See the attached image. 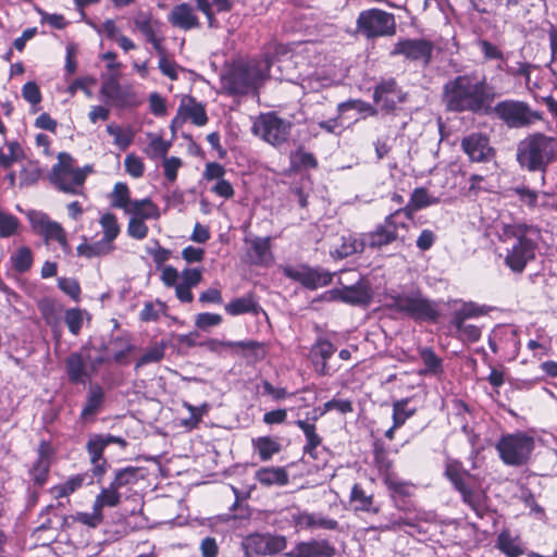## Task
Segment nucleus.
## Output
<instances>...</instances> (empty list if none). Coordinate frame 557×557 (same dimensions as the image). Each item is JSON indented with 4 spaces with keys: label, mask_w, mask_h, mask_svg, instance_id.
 <instances>
[{
    "label": "nucleus",
    "mask_w": 557,
    "mask_h": 557,
    "mask_svg": "<svg viewBox=\"0 0 557 557\" xmlns=\"http://www.w3.org/2000/svg\"><path fill=\"white\" fill-rule=\"evenodd\" d=\"M498 239L506 245L505 264L515 273H522L527 264L534 260L540 230L524 222H503Z\"/></svg>",
    "instance_id": "nucleus-1"
},
{
    "label": "nucleus",
    "mask_w": 557,
    "mask_h": 557,
    "mask_svg": "<svg viewBox=\"0 0 557 557\" xmlns=\"http://www.w3.org/2000/svg\"><path fill=\"white\" fill-rule=\"evenodd\" d=\"M443 97L450 111L480 112L490 101L486 76L478 72L458 75L444 85Z\"/></svg>",
    "instance_id": "nucleus-2"
},
{
    "label": "nucleus",
    "mask_w": 557,
    "mask_h": 557,
    "mask_svg": "<svg viewBox=\"0 0 557 557\" xmlns=\"http://www.w3.org/2000/svg\"><path fill=\"white\" fill-rule=\"evenodd\" d=\"M516 160L522 170L545 173L557 161V138L541 132L529 134L518 143Z\"/></svg>",
    "instance_id": "nucleus-3"
},
{
    "label": "nucleus",
    "mask_w": 557,
    "mask_h": 557,
    "mask_svg": "<svg viewBox=\"0 0 557 557\" xmlns=\"http://www.w3.org/2000/svg\"><path fill=\"white\" fill-rule=\"evenodd\" d=\"M384 301L391 311L414 321H435L440 314L436 304L419 288L403 292L389 289L384 295Z\"/></svg>",
    "instance_id": "nucleus-4"
},
{
    "label": "nucleus",
    "mask_w": 557,
    "mask_h": 557,
    "mask_svg": "<svg viewBox=\"0 0 557 557\" xmlns=\"http://www.w3.org/2000/svg\"><path fill=\"white\" fill-rule=\"evenodd\" d=\"M271 66L268 58L237 65L223 77V86L232 95L255 91L259 84L271 75Z\"/></svg>",
    "instance_id": "nucleus-5"
},
{
    "label": "nucleus",
    "mask_w": 557,
    "mask_h": 557,
    "mask_svg": "<svg viewBox=\"0 0 557 557\" xmlns=\"http://www.w3.org/2000/svg\"><path fill=\"white\" fill-rule=\"evenodd\" d=\"M91 171L90 165L75 168L74 159L66 152H60L58 162L49 173V181L62 193L81 195L86 177Z\"/></svg>",
    "instance_id": "nucleus-6"
},
{
    "label": "nucleus",
    "mask_w": 557,
    "mask_h": 557,
    "mask_svg": "<svg viewBox=\"0 0 557 557\" xmlns=\"http://www.w3.org/2000/svg\"><path fill=\"white\" fill-rule=\"evenodd\" d=\"M534 448V438L521 431L503 435L496 444L502 461L512 467L525 465Z\"/></svg>",
    "instance_id": "nucleus-7"
},
{
    "label": "nucleus",
    "mask_w": 557,
    "mask_h": 557,
    "mask_svg": "<svg viewBox=\"0 0 557 557\" xmlns=\"http://www.w3.org/2000/svg\"><path fill=\"white\" fill-rule=\"evenodd\" d=\"M493 112L509 128H525L542 119L529 103L513 99L497 102Z\"/></svg>",
    "instance_id": "nucleus-8"
},
{
    "label": "nucleus",
    "mask_w": 557,
    "mask_h": 557,
    "mask_svg": "<svg viewBox=\"0 0 557 557\" xmlns=\"http://www.w3.org/2000/svg\"><path fill=\"white\" fill-rule=\"evenodd\" d=\"M293 123L269 112L259 115L252 125V133L273 147H281L290 137Z\"/></svg>",
    "instance_id": "nucleus-9"
},
{
    "label": "nucleus",
    "mask_w": 557,
    "mask_h": 557,
    "mask_svg": "<svg viewBox=\"0 0 557 557\" xmlns=\"http://www.w3.org/2000/svg\"><path fill=\"white\" fill-rule=\"evenodd\" d=\"M409 219V215L401 210L389 214L375 231L363 235L364 247L381 248L393 243L398 237V230L407 227Z\"/></svg>",
    "instance_id": "nucleus-10"
},
{
    "label": "nucleus",
    "mask_w": 557,
    "mask_h": 557,
    "mask_svg": "<svg viewBox=\"0 0 557 557\" xmlns=\"http://www.w3.org/2000/svg\"><path fill=\"white\" fill-rule=\"evenodd\" d=\"M357 27L359 32L371 38L393 35L396 25L392 13L379 9H370L359 14Z\"/></svg>",
    "instance_id": "nucleus-11"
},
{
    "label": "nucleus",
    "mask_w": 557,
    "mask_h": 557,
    "mask_svg": "<svg viewBox=\"0 0 557 557\" xmlns=\"http://www.w3.org/2000/svg\"><path fill=\"white\" fill-rule=\"evenodd\" d=\"M287 546V539L281 534L253 533L242 542L246 557L275 555Z\"/></svg>",
    "instance_id": "nucleus-12"
},
{
    "label": "nucleus",
    "mask_w": 557,
    "mask_h": 557,
    "mask_svg": "<svg viewBox=\"0 0 557 557\" xmlns=\"http://www.w3.org/2000/svg\"><path fill=\"white\" fill-rule=\"evenodd\" d=\"M283 274L312 290L329 285L333 277V274L329 271L304 264L297 267L286 265L283 268Z\"/></svg>",
    "instance_id": "nucleus-13"
},
{
    "label": "nucleus",
    "mask_w": 557,
    "mask_h": 557,
    "mask_svg": "<svg viewBox=\"0 0 557 557\" xmlns=\"http://www.w3.org/2000/svg\"><path fill=\"white\" fill-rule=\"evenodd\" d=\"M27 218L34 232L42 236L47 244L50 240H55L63 249L69 248L66 234L60 223L52 221L48 214L36 210L29 211Z\"/></svg>",
    "instance_id": "nucleus-14"
},
{
    "label": "nucleus",
    "mask_w": 557,
    "mask_h": 557,
    "mask_svg": "<svg viewBox=\"0 0 557 557\" xmlns=\"http://www.w3.org/2000/svg\"><path fill=\"white\" fill-rule=\"evenodd\" d=\"M488 346L494 354L516 358L520 351L518 331L511 325H497L488 336Z\"/></svg>",
    "instance_id": "nucleus-15"
},
{
    "label": "nucleus",
    "mask_w": 557,
    "mask_h": 557,
    "mask_svg": "<svg viewBox=\"0 0 557 557\" xmlns=\"http://www.w3.org/2000/svg\"><path fill=\"white\" fill-rule=\"evenodd\" d=\"M461 148L472 162H488L495 156L488 137L481 133H471L463 137Z\"/></svg>",
    "instance_id": "nucleus-16"
},
{
    "label": "nucleus",
    "mask_w": 557,
    "mask_h": 557,
    "mask_svg": "<svg viewBox=\"0 0 557 557\" xmlns=\"http://www.w3.org/2000/svg\"><path fill=\"white\" fill-rule=\"evenodd\" d=\"M374 102L385 112H392L397 104L406 101V94L398 87L395 79L389 78L380 83L373 92Z\"/></svg>",
    "instance_id": "nucleus-17"
},
{
    "label": "nucleus",
    "mask_w": 557,
    "mask_h": 557,
    "mask_svg": "<svg viewBox=\"0 0 557 557\" xmlns=\"http://www.w3.org/2000/svg\"><path fill=\"white\" fill-rule=\"evenodd\" d=\"M433 46L425 39L399 40L392 50V55H404L409 60H422L428 63L431 59Z\"/></svg>",
    "instance_id": "nucleus-18"
},
{
    "label": "nucleus",
    "mask_w": 557,
    "mask_h": 557,
    "mask_svg": "<svg viewBox=\"0 0 557 557\" xmlns=\"http://www.w3.org/2000/svg\"><path fill=\"white\" fill-rule=\"evenodd\" d=\"M335 547L324 539H311L298 542L294 549L286 553L287 557H333Z\"/></svg>",
    "instance_id": "nucleus-19"
},
{
    "label": "nucleus",
    "mask_w": 557,
    "mask_h": 557,
    "mask_svg": "<svg viewBox=\"0 0 557 557\" xmlns=\"http://www.w3.org/2000/svg\"><path fill=\"white\" fill-rule=\"evenodd\" d=\"M462 502L468 505L474 513L482 518L488 511V498L486 493L470 481L457 488Z\"/></svg>",
    "instance_id": "nucleus-20"
},
{
    "label": "nucleus",
    "mask_w": 557,
    "mask_h": 557,
    "mask_svg": "<svg viewBox=\"0 0 557 557\" xmlns=\"http://www.w3.org/2000/svg\"><path fill=\"white\" fill-rule=\"evenodd\" d=\"M100 95L114 107L123 108L132 103L133 92L129 87H124L114 76L101 84Z\"/></svg>",
    "instance_id": "nucleus-21"
},
{
    "label": "nucleus",
    "mask_w": 557,
    "mask_h": 557,
    "mask_svg": "<svg viewBox=\"0 0 557 557\" xmlns=\"http://www.w3.org/2000/svg\"><path fill=\"white\" fill-rule=\"evenodd\" d=\"M337 520L324 516L322 512L309 511L300 508L299 515V532L314 530H337Z\"/></svg>",
    "instance_id": "nucleus-22"
},
{
    "label": "nucleus",
    "mask_w": 557,
    "mask_h": 557,
    "mask_svg": "<svg viewBox=\"0 0 557 557\" xmlns=\"http://www.w3.org/2000/svg\"><path fill=\"white\" fill-rule=\"evenodd\" d=\"M106 447L107 443L104 441L103 434L90 435L86 444V449L90 457V462L92 465V472L96 476L103 475L107 470L108 462L103 458V451Z\"/></svg>",
    "instance_id": "nucleus-23"
},
{
    "label": "nucleus",
    "mask_w": 557,
    "mask_h": 557,
    "mask_svg": "<svg viewBox=\"0 0 557 557\" xmlns=\"http://www.w3.org/2000/svg\"><path fill=\"white\" fill-rule=\"evenodd\" d=\"M52 449L48 443L42 442L38 449V459L32 467L29 474L34 484L41 487L47 482L51 467Z\"/></svg>",
    "instance_id": "nucleus-24"
},
{
    "label": "nucleus",
    "mask_w": 557,
    "mask_h": 557,
    "mask_svg": "<svg viewBox=\"0 0 557 557\" xmlns=\"http://www.w3.org/2000/svg\"><path fill=\"white\" fill-rule=\"evenodd\" d=\"M65 371L69 381L74 384H85L90 379L87 361L78 352H72L65 359Z\"/></svg>",
    "instance_id": "nucleus-25"
},
{
    "label": "nucleus",
    "mask_w": 557,
    "mask_h": 557,
    "mask_svg": "<svg viewBox=\"0 0 557 557\" xmlns=\"http://www.w3.org/2000/svg\"><path fill=\"white\" fill-rule=\"evenodd\" d=\"M169 22L183 30H190L199 27V20L194 9L187 3L175 5L169 14Z\"/></svg>",
    "instance_id": "nucleus-26"
},
{
    "label": "nucleus",
    "mask_w": 557,
    "mask_h": 557,
    "mask_svg": "<svg viewBox=\"0 0 557 557\" xmlns=\"http://www.w3.org/2000/svg\"><path fill=\"white\" fill-rule=\"evenodd\" d=\"M248 261L253 265H265L272 261L270 237H255L249 240Z\"/></svg>",
    "instance_id": "nucleus-27"
},
{
    "label": "nucleus",
    "mask_w": 557,
    "mask_h": 557,
    "mask_svg": "<svg viewBox=\"0 0 557 557\" xmlns=\"http://www.w3.org/2000/svg\"><path fill=\"white\" fill-rule=\"evenodd\" d=\"M432 519V515L422 511L416 512H407L404 517H395L391 516L388 523L381 525L380 530L382 531H397L400 530L404 525L416 528L421 521H430Z\"/></svg>",
    "instance_id": "nucleus-28"
},
{
    "label": "nucleus",
    "mask_w": 557,
    "mask_h": 557,
    "mask_svg": "<svg viewBox=\"0 0 557 557\" xmlns=\"http://www.w3.org/2000/svg\"><path fill=\"white\" fill-rule=\"evenodd\" d=\"M197 3V9L201 11L207 20L208 25L211 28L218 27V21L215 18V13L230 11L233 7L234 0H195Z\"/></svg>",
    "instance_id": "nucleus-29"
},
{
    "label": "nucleus",
    "mask_w": 557,
    "mask_h": 557,
    "mask_svg": "<svg viewBox=\"0 0 557 557\" xmlns=\"http://www.w3.org/2000/svg\"><path fill=\"white\" fill-rule=\"evenodd\" d=\"M135 27L145 36L150 42L157 53H162L165 48L161 44V39L157 37L154 29V22L150 14L139 13L134 18Z\"/></svg>",
    "instance_id": "nucleus-30"
},
{
    "label": "nucleus",
    "mask_w": 557,
    "mask_h": 557,
    "mask_svg": "<svg viewBox=\"0 0 557 557\" xmlns=\"http://www.w3.org/2000/svg\"><path fill=\"white\" fill-rule=\"evenodd\" d=\"M256 480L265 486H283L288 483V474L282 467H265L256 472Z\"/></svg>",
    "instance_id": "nucleus-31"
},
{
    "label": "nucleus",
    "mask_w": 557,
    "mask_h": 557,
    "mask_svg": "<svg viewBox=\"0 0 557 557\" xmlns=\"http://www.w3.org/2000/svg\"><path fill=\"white\" fill-rule=\"evenodd\" d=\"M114 249H115L114 243H112L103 237L94 243H83V244L78 245L76 248L78 256H82V257H85L88 259L110 255L112 251H114Z\"/></svg>",
    "instance_id": "nucleus-32"
},
{
    "label": "nucleus",
    "mask_w": 557,
    "mask_h": 557,
    "mask_svg": "<svg viewBox=\"0 0 557 557\" xmlns=\"http://www.w3.org/2000/svg\"><path fill=\"white\" fill-rule=\"evenodd\" d=\"M127 214L138 216L143 221L159 220L161 216L159 207L150 198L133 200Z\"/></svg>",
    "instance_id": "nucleus-33"
},
{
    "label": "nucleus",
    "mask_w": 557,
    "mask_h": 557,
    "mask_svg": "<svg viewBox=\"0 0 557 557\" xmlns=\"http://www.w3.org/2000/svg\"><path fill=\"white\" fill-rule=\"evenodd\" d=\"M200 346L212 352H221L223 348H240L250 351L260 348V344L255 341L224 342L215 338L208 339L201 343Z\"/></svg>",
    "instance_id": "nucleus-34"
},
{
    "label": "nucleus",
    "mask_w": 557,
    "mask_h": 557,
    "mask_svg": "<svg viewBox=\"0 0 557 557\" xmlns=\"http://www.w3.org/2000/svg\"><path fill=\"white\" fill-rule=\"evenodd\" d=\"M86 480H90V476L87 473L72 475L65 482L53 486L51 488V493L55 498L66 497L81 488L85 484ZM90 482L91 481L88 483L90 484Z\"/></svg>",
    "instance_id": "nucleus-35"
},
{
    "label": "nucleus",
    "mask_w": 557,
    "mask_h": 557,
    "mask_svg": "<svg viewBox=\"0 0 557 557\" xmlns=\"http://www.w3.org/2000/svg\"><path fill=\"white\" fill-rule=\"evenodd\" d=\"M497 548L507 557H519L523 554V548L518 536H512L509 531H503L497 537Z\"/></svg>",
    "instance_id": "nucleus-36"
},
{
    "label": "nucleus",
    "mask_w": 557,
    "mask_h": 557,
    "mask_svg": "<svg viewBox=\"0 0 557 557\" xmlns=\"http://www.w3.org/2000/svg\"><path fill=\"white\" fill-rule=\"evenodd\" d=\"M296 425L304 432L307 444L305 446V453L310 457H317V449L321 445L322 438L315 432V425L313 423H308L305 420H297Z\"/></svg>",
    "instance_id": "nucleus-37"
},
{
    "label": "nucleus",
    "mask_w": 557,
    "mask_h": 557,
    "mask_svg": "<svg viewBox=\"0 0 557 557\" xmlns=\"http://www.w3.org/2000/svg\"><path fill=\"white\" fill-rule=\"evenodd\" d=\"M109 198L112 208L122 209L127 214L133 200H131V190L125 183H116Z\"/></svg>",
    "instance_id": "nucleus-38"
},
{
    "label": "nucleus",
    "mask_w": 557,
    "mask_h": 557,
    "mask_svg": "<svg viewBox=\"0 0 557 557\" xmlns=\"http://www.w3.org/2000/svg\"><path fill=\"white\" fill-rule=\"evenodd\" d=\"M103 399V389L98 385L90 386L86 404L81 413V418L86 420L89 417L97 414L102 406Z\"/></svg>",
    "instance_id": "nucleus-39"
},
{
    "label": "nucleus",
    "mask_w": 557,
    "mask_h": 557,
    "mask_svg": "<svg viewBox=\"0 0 557 557\" xmlns=\"http://www.w3.org/2000/svg\"><path fill=\"white\" fill-rule=\"evenodd\" d=\"M178 112L180 114L190 119L197 126H203L208 122L205 107L201 103L196 102L194 99H189L187 103L182 104Z\"/></svg>",
    "instance_id": "nucleus-40"
},
{
    "label": "nucleus",
    "mask_w": 557,
    "mask_h": 557,
    "mask_svg": "<svg viewBox=\"0 0 557 557\" xmlns=\"http://www.w3.org/2000/svg\"><path fill=\"white\" fill-rule=\"evenodd\" d=\"M13 270L17 273H25L30 270L34 263V256L28 247L17 248L10 257Z\"/></svg>",
    "instance_id": "nucleus-41"
},
{
    "label": "nucleus",
    "mask_w": 557,
    "mask_h": 557,
    "mask_svg": "<svg viewBox=\"0 0 557 557\" xmlns=\"http://www.w3.org/2000/svg\"><path fill=\"white\" fill-rule=\"evenodd\" d=\"M24 158V150L17 141H7L0 148V165L4 169L11 168L15 162Z\"/></svg>",
    "instance_id": "nucleus-42"
},
{
    "label": "nucleus",
    "mask_w": 557,
    "mask_h": 557,
    "mask_svg": "<svg viewBox=\"0 0 557 557\" xmlns=\"http://www.w3.org/2000/svg\"><path fill=\"white\" fill-rule=\"evenodd\" d=\"M350 502L355 505L356 510L377 512L379 509L373 507V495L367 494L359 485L355 484L350 492Z\"/></svg>",
    "instance_id": "nucleus-43"
},
{
    "label": "nucleus",
    "mask_w": 557,
    "mask_h": 557,
    "mask_svg": "<svg viewBox=\"0 0 557 557\" xmlns=\"http://www.w3.org/2000/svg\"><path fill=\"white\" fill-rule=\"evenodd\" d=\"M252 445L262 461L270 460L281 449L280 443L270 436L253 438Z\"/></svg>",
    "instance_id": "nucleus-44"
},
{
    "label": "nucleus",
    "mask_w": 557,
    "mask_h": 557,
    "mask_svg": "<svg viewBox=\"0 0 557 557\" xmlns=\"http://www.w3.org/2000/svg\"><path fill=\"white\" fill-rule=\"evenodd\" d=\"M341 299L350 305H367L371 299V294L368 288L354 285L341 290Z\"/></svg>",
    "instance_id": "nucleus-45"
},
{
    "label": "nucleus",
    "mask_w": 557,
    "mask_h": 557,
    "mask_svg": "<svg viewBox=\"0 0 557 557\" xmlns=\"http://www.w3.org/2000/svg\"><path fill=\"white\" fill-rule=\"evenodd\" d=\"M120 498L119 490L110 484L108 487L102 488L100 494L97 495L92 509L102 511L103 507H115L120 503Z\"/></svg>",
    "instance_id": "nucleus-46"
},
{
    "label": "nucleus",
    "mask_w": 557,
    "mask_h": 557,
    "mask_svg": "<svg viewBox=\"0 0 557 557\" xmlns=\"http://www.w3.org/2000/svg\"><path fill=\"white\" fill-rule=\"evenodd\" d=\"M364 248L363 238L358 240L352 236L342 237V245L332 250V255L337 258H346L357 252H361Z\"/></svg>",
    "instance_id": "nucleus-47"
},
{
    "label": "nucleus",
    "mask_w": 557,
    "mask_h": 557,
    "mask_svg": "<svg viewBox=\"0 0 557 557\" xmlns=\"http://www.w3.org/2000/svg\"><path fill=\"white\" fill-rule=\"evenodd\" d=\"M107 132L113 137L114 145L121 150L127 149L133 143L134 133L131 128H123L115 124H109L107 126Z\"/></svg>",
    "instance_id": "nucleus-48"
},
{
    "label": "nucleus",
    "mask_w": 557,
    "mask_h": 557,
    "mask_svg": "<svg viewBox=\"0 0 557 557\" xmlns=\"http://www.w3.org/2000/svg\"><path fill=\"white\" fill-rule=\"evenodd\" d=\"M485 313L484 309L474 302H462L454 310L451 323L466 322L468 319L481 317Z\"/></svg>",
    "instance_id": "nucleus-49"
},
{
    "label": "nucleus",
    "mask_w": 557,
    "mask_h": 557,
    "mask_svg": "<svg viewBox=\"0 0 557 557\" xmlns=\"http://www.w3.org/2000/svg\"><path fill=\"white\" fill-rule=\"evenodd\" d=\"M99 224L102 228V237L114 243L121 233V226L115 214L111 212L102 214L99 219Z\"/></svg>",
    "instance_id": "nucleus-50"
},
{
    "label": "nucleus",
    "mask_w": 557,
    "mask_h": 557,
    "mask_svg": "<svg viewBox=\"0 0 557 557\" xmlns=\"http://www.w3.org/2000/svg\"><path fill=\"white\" fill-rule=\"evenodd\" d=\"M257 304L251 297H240L232 300L225 306V311L231 315L255 312Z\"/></svg>",
    "instance_id": "nucleus-51"
},
{
    "label": "nucleus",
    "mask_w": 557,
    "mask_h": 557,
    "mask_svg": "<svg viewBox=\"0 0 557 557\" xmlns=\"http://www.w3.org/2000/svg\"><path fill=\"white\" fill-rule=\"evenodd\" d=\"M299 515H300V507L299 506H292L288 508L283 509L278 513V527L281 529L286 528H294L295 531L299 532Z\"/></svg>",
    "instance_id": "nucleus-52"
},
{
    "label": "nucleus",
    "mask_w": 557,
    "mask_h": 557,
    "mask_svg": "<svg viewBox=\"0 0 557 557\" xmlns=\"http://www.w3.org/2000/svg\"><path fill=\"white\" fill-rule=\"evenodd\" d=\"M438 199L428 193L425 188H416L410 197L409 207L413 210H420L425 207L435 205Z\"/></svg>",
    "instance_id": "nucleus-53"
},
{
    "label": "nucleus",
    "mask_w": 557,
    "mask_h": 557,
    "mask_svg": "<svg viewBox=\"0 0 557 557\" xmlns=\"http://www.w3.org/2000/svg\"><path fill=\"white\" fill-rule=\"evenodd\" d=\"M445 473L449 481L454 484L455 488H459L461 485L470 481V474L465 471L460 463L457 461H450L446 466Z\"/></svg>",
    "instance_id": "nucleus-54"
},
{
    "label": "nucleus",
    "mask_w": 557,
    "mask_h": 557,
    "mask_svg": "<svg viewBox=\"0 0 557 557\" xmlns=\"http://www.w3.org/2000/svg\"><path fill=\"white\" fill-rule=\"evenodd\" d=\"M165 354V345L163 343L154 344L149 347L136 362L135 368H141L149 363H156L163 359Z\"/></svg>",
    "instance_id": "nucleus-55"
},
{
    "label": "nucleus",
    "mask_w": 557,
    "mask_h": 557,
    "mask_svg": "<svg viewBox=\"0 0 557 557\" xmlns=\"http://www.w3.org/2000/svg\"><path fill=\"white\" fill-rule=\"evenodd\" d=\"M409 399H400L393 405V422L395 426H401L405 422L414 414V408H408Z\"/></svg>",
    "instance_id": "nucleus-56"
},
{
    "label": "nucleus",
    "mask_w": 557,
    "mask_h": 557,
    "mask_svg": "<svg viewBox=\"0 0 557 557\" xmlns=\"http://www.w3.org/2000/svg\"><path fill=\"white\" fill-rule=\"evenodd\" d=\"M41 176V170L36 162L26 163L20 173V186L27 187L36 184Z\"/></svg>",
    "instance_id": "nucleus-57"
},
{
    "label": "nucleus",
    "mask_w": 557,
    "mask_h": 557,
    "mask_svg": "<svg viewBox=\"0 0 557 557\" xmlns=\"http://www.w3.org/2000/svg\"><path fill=\"white\" fill-rule=\"evenodd\" d=\"M171 148V143L163 139L161 136H154L147 149L146 152L151 159H164Z\"/></svg>",
    "instance_id": "nucleus-58"
},
{
    "label": "nucleus",
    "mask_w": 557,
    "mask_h": 557,
    "mask_svg": "<svg viewBox=\"0 0 557 557\" xmlns=\"http://www.w3.org/2000/svg\"><path fill=\"white\" fill-rule=\"evenodd\" d=\"M20 221L10 213L0 212V237L8 238L17 233Z\"/></svg>",
    "instance_id": "nucleus-59"
},
{
    "label": "nucleus",
    "mask_w": 557,
    "mask_h": 557,
    "mask_svg": "<svg viewBox=\"0 0 557 557\" xmlns=\"http://www.w3.org/2000/svg\"><path fill=\"white\" fill-rule=\"evenodd\" d=\"M137 482V470L133 467L120 469L115 472L114 480L111 482L117 490L135 484Z\"/></svg>",
    "instance_id": "nucleus-60"
},
{
    "label": "nucleus",
    "mask_w": 557,
    "mask_h": 557,
    "mask_svg": "<svg viewBox=\"0 0 557 557\" xmlns=\"http://www.w3.org/2000/svg\"><path fill=\"white\" fill-rule=\"evenodd\" d=\"M420 357L425 366V370L421 373L436 374L442 370V360L430 348H424L420 352Z\"/></svg>",
    "instance_id": "nucleus-61"
},
{
    "label": "nucleus",
    "mask_w": 557,
    "mask_h": 557,
    "mask_svg": "<svg viewBox=\"0 0 557 557\" xmlns=\"http://www.w3.org/2000/svg\"><path fill=\"white\" fill-rule=\"evenodd\" d=\"M149 228L145 221L138 216L131 215L127 224V234L129 237L141 240L147 237Z\"/></svg>",
    "instance_id": "nucleus-62"
},
{
    "label": "nucleus",
    "mask_w": 557,
    "mask_h": 557,
    "mask_svg": "<svg viewBox=\"0 0 557 557\" xmlns=\"http://www.w3.org/2000/svg\"><path fill=\"white\" fill-rule=\"evenodd\" d=\"M336 347L327 339H318L311 349L313 360H329L334 352Z\"/></svg>",
    "instance_id": "nucleus-63"
},
{
    "label": "nucleus",
    "mask_w": 557,
    "mask_h": 557,
    "mask_svg": "<svg viewBox=\"0 0 557 557\" xmlns=\"http://www.w3.org/2000/svg\"><path fill=\"white\" fill-rule=\"evenodd\" d=\"M69 331L73 335H77L83 326L84 312L78 308L69 309L64 315Z\"/></svg>",
    "instance_id": "nucleus-64"
}]
</instances>
